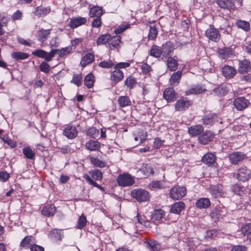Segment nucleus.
I'll list each match as a JSON object with an SVG mask.
<instances>
[{
    "label": "nucleus",
    "instance_id": "nucleus-7",
    "mask_svg": "<svg viewBox=\"0 0 251 251\" xmlns=\"http://www.w3.org/2000/svg\"><path fill=\"white\" fill-rule=\"evenodd\" d=\"M54 51L50 50V52H47L46 51L42 50H37L32 52V54L38 57L44 58L47 61H50L52 58L54 57Z\"/></svg>",
    "mask_w": 251,
    "mask_h": 251
},
{
    "label": "nucleus",
    "instance_id": "nucleus-47",
    "mask_svg": "<svg viewBox=\"0 0 251 251\" xmlns=\"http://www.w3.org/2000/svg\"><path fill=\"white\" fill-rule=\"evenodd\" d=\"M52 50H54V52L53 53L54 56L56 53H57L59 56L62 57L70 52V48H63L61 50L59 49H52Z\"/></svg>",
    "mask_w": 251,
    "mask_h": 251
},
{
    "label": "nucleus",
    "instance_id": "nucleus-63",
    "mask_svg": "<svg viewBox=\"0 0 251 251\" xmlns=\"http://www.w3.org/2000/svg\"><path fill=\"white\" fill-rule=\"evenodd\" d=\"M129 27V25L128 24L119 25L116 29H115V32L116 34L121 33L123 32H124L125 30L127 29Z\"/></svg>",
    "mask_w": 251,
    "mask_h": 251
},
{
    "label": "nucleus",
    "instance_id": "nucleus-28",
    "mask_svg": "<svg viewBox=\"0 0 251 251\" xmlns=\"http://www.w3.org/2000/svg\"><path fill=\"white\" fill-rule=\"evenodd\" d=\"M50 238L55 241H60L62 240L61 231L57 229H54L50 231L49 234Z\"/></svg>",
    "mask_w": 251,
    "mask_h": 251
},
{
    "label": "nucleus",
    "instance_id": "nucleus-17",
    "mask_svg": "<svg viewBox=\"0 0 251 251\" xmlns=\"http://www.w3.org/2000/svg\"><path fill=\"white\" fill-rule=\"evenodd\" d=\"M251 69L250 62L246 59L239 62L238 72L241 74L247 73Z\"/></svg>",
    "mask_w": 251,
    "mask_h": 251
},
{
    "label": "nucleus",
    "instance_id": "nucleus-14",
    "mask_svg": "<svg viewBox=\"0 0 251 251\" xmlns=\"http://www.w3.org/2000/svg\"><path fill=\"white\" fill-rule=\"evenodd\" d=\"M222 73L226 78L230 79L236 75V70L231 66L226 65L222 68Z\"/></svg>",
    "mask_w": 251,
    "mask_h": 251
},
{
    "label": "nucleus",
    "instance_id": "nucleus-41",
    "mask_svg": "<svg viewBox=\"0 0 251 251\" xmlns=\"http://www.w3.org/2000/svg\"><path fill=\"white\" fill-rule=\"evenodd\" d=\"M205 89L201 86H195L186 92L187 95L191 94H199L204 92Z\"/></svg>",
    "mask_w": 251,
    "mask_h": 251
},
{
    "label": "nucleus",
    "instance_id": "nucleus-26",
    "mask_svg": "<svg viewBox=\"0 0 251 251\" xmlns=\"http://www.w3.org/2000/svg\"><path fill=\"white\" fill-rule=\"evenodd\" d=\"M215 119L220 120V118L214 114H209L203 118V124L212 125L215 123Z\"/></svg>",
    "mask_w": 251,
    "mask_h": 251
},
{
    "label": "nucleus",
    "instance_id": "nucleus-59",
    "mask_svg": "<svg viewBox=\"0 0 251 251\" xmlns=\"http://www.w3.org/2000/svg\"><path fill=\"white\" fill-rule=\"evenodd\" d=\"M82 80V77L81 75H74L73 79L71 82L75 84L77 86H80L81 84Z\"/></svg>",
    "mask_w": 251,
    "mask_h": 251
},
{
    "label": "nucleus",
    "instance_id": "nucleus-32",
    "mask_svg": "<svg viewBox=\"0 0 251 251\" xmlns=\"http://www.w3.org/2000/svg\"><path fill=\"white\" fill-rule=\"evenodd\" d=\"M56 208L53 205H47L44 207L42 210V213L48 217L52 216L55 212Z\"/></svg>",
    "mask_w": 251,
    "mask_h": 251
},
{
    "label": "nucleus",
    "instance_id": "nucleus-29",
    "mask_svg": "<svg viewBox=\"0 0 251 251\" xmlns=\"http://www.w3.org/2000/svg\"><path fill=\"white\" fill-rule=\"evenodd\" d=\"M165 212L162 209L155 210L151 215V220L153 222L159 221L164 217Z\"/></svg>",
    "mask_w": 251,
    "mask_h": 251
},
{
    "label": "nucleus",
    "instance_id": "nucleus-20",
    "mask_svg": "<svg viewBox=\"0 0 251 251\" xmlns=\"http://www.w3.org/2000/svg\"><path fill=\"white\" fill-rule=\"evenodd\" d=\"M137 173H142L144 176H150L154 173L153 168L149 164H143L142 167L140 168Z\"/></svg>",
    "mask_w": 251,
    "mask_h": 251
},
{
    "label": "nucleus",
    "instance_id": "nucleus-5",
    "mask_svg": "<svg viewBox=\"0 0 251 251\" xmlns=\"http://www.w3.org/2000/svg\"><path fill=\"white\" fill-rule=\"evenodd\" d=\"M191 104V101L186 98H181L178 99L175 103V110L177 111H184L187 109Z\"/></svg>",
    "mask_w": 251,
    "mask_h": 251
},
{
    "label": "nucleus",
    "instance_id": "nucleus-15",
    "mask_svg": "<svg viewBox=\"0 0 251 251\" xmlns=\"http://www.w3.org/2000/svg\"><path fill=\"white\" fill-rule=\"evenodd\" d=\"M87 20L85 18L77 17L71 19L69 25L72 29L76 28L85 24Z\"/></svg>",
    "mask_w": 251,
    "mask_h": 251
},
{
    "label": "nucleus",
    "instance_id": "nucleus-37",
    "mask_svg": "<svg viewBox=\"0 0 251 251\" xmlns=\"http://www.w3.org/2000/svg\"><path fill=\"white\" fill-rule=\"evenodd\" d=\"M118 102L119 105L122 107L129 106L131 103L130 99L126 96L119 97Z\"/></svg>",
    "mask_w": 251,
    "mask_h": 251
},
{
    "label": "nucleus",
    "instance_id": "nucleus-35",
    "mask_svg": "<svg viewBox=\"0 0 251 251\" xmlns=\"http://www.w3.org/2000/svg\"><path fill=\"white\" fill-rule=\"evenodd\" d=\"M86 147L90 151H96L100 148V143L98 141L91 140L86 142Z\"/></svg>",
    "mask_w": 251,
    "mask_h": 251
},
{
    "label": "nucleus",
    "instance_id": "nucleus-46",
    "mask_svg": "<svg viewBox=\"0 0 251 251\" xmlns=\"http://www.w3.org/2000/svg\"><path fill=\"white\" fill-rule=\"evenodd\" d=\"M109 42L111 49H112L111 46L113 48H116L121 42V37L119 35H116L113 37H111Z\"/></svg>",
    "mask_w": 251,
    "mask_h": 251
},
{
    "label": "nucleus",
    "instance_id": "nucleus-40",
    "mask_svg": "<svg viewBox=\"0 0 251 251\" xmlns=\"http://www.w3.org/2000/svg\"><path fill=\"white\" fill-rule=\"evenodd\" d=\"M94 82V76L91 73L88 74L84 79V84L89 88L93 86Z\"/></svg>",
    "mask_w": 251,
    "mask_h": 251
},
{
    "label": "nucleus",
    "instance_id": "nucleus-56",
    "mask_svg": "<svg viewBox=\"0 0 251 251\" xmlns=\"http://www.w3.org/2000/svg\"><path fill=\"white\" fill-rule=\"evenodd\" d=\"M137 218L138 220V223L136 224H140L141 225H144L145 227H149L150 226V223L148 221H146L145 219V217H142L139 214L137 215Z\"/></svg>",
    "mask_w": 251,
    "mask_h": 251
},
{
    "label": "nucleus",
    "instance_id": "nucleus-9",
    "mask_svg": "<svg viewBox=\"0 0 251 251\" xmlns=\"http://www.w3.org/2000/svg\"><path fill=\"white\" fill-rule=\"evenodd\" d=\"M246 158L245 154L242 152H233L228 155V158L230 163L237 164Z\"/></svg>",
    "mask_w": 251,
    "mask_h": 251
},
{
    "label": "nucleus",
    "instance_id": "nucleus-42",
    "mask_svg": "<svg viewBox=\"0 0 251 251\" xmlns=\"http://www.w3.org/2000/svg\"><path fill=\"white\" fill-rule=\"evenodd\" d=\"M111 38V35L108 34L101 35L97 40V44L98 45L101 44H105L108 42Z\"/></svg>",
    "mask_w": 251,
    "mask_h": 251
},
{
    "label": "nucleus",
    "instance_id": "nucleus-45",
    "mask_svg": "<svg viewBox=\"0 0 251 251\" xmlns=\"http://www.w3.org/2000/svg\"><path fill=\"white\" fill-rule=\"evenodd\" d=\"M237 26L246 31L250 29V24L248 22L245 21L238 20L236 22Z\"/></svg>",
    "mask_w": 251,
    "mask_h": 251
},
{
    "label": "nucleus",
    "instance_id": "nucleus-43",
    "mask_svg": "<svg viewBox=\"0 0 251 251\" xmlns=\"http://www.w3.org/2000/svg\"><path fill=\"white\" fill-rule=\"evenodd\" d=\"M92 178L96 180H101L103 177L102 173L98 169L94 170L89 172Z\"/></svg>",
    "mask_w": 251,
    "mask_h": 251
},
{
    "label": "nucleus",
    "instance_id": "nucleus-10",
    "mask_svg": "<svg viewBox=\"0 0 251 251\" xmlns=\"http://www.w3.org/2000/svg\"><path fill=\"white\" fill-rule=\"evenodd\" d=\"M210 193L215 198L224 197L226 194L223 186L220 184L212 185L210 188Z\"/></svg>",
    "mask_w": 251,
    "mask_h": 251
},
{
    "label": "nucleus",
    "instance_id": "nucleus-22",
    "mask_svg": "<svg viewBox=\"0 0 251 251\" xmlns=\"http://www.w3.org/2000/svg\"><path fill=\"white\" fill-rule=\"evenodd\" d=\"M185 208V204L181 201L175 202L171 205V213L178 214Z\"/></svg>",
    "mask_w": 251,
    "mask_h": 251
},
{
    "label": "nucleus",
    "instance_id": "nucleus-8",
    "mask_svg": "<svg viewBox=\"0 0 251 251\" xmlns=\"http://www.w3.org/2000/svg\"><path fill=\"white\" fill-rule=\"evenodd\" d=\"M251 175V171L246 166L240 167L237 174V177L238 180L245 181L248 180Z\"/></svg>",
    "mask_w": 251,
    "mask_h": 251
},
{
    "label": "nucleus",
    "instance_id": "nucleus-50",
    "mask_svg": "<svg viewBox=\"0 0 251 251\" xmlns=\"http://www.w3.org/2000/svg\"><path fill=\"white\" fill-rule=\"evenodd\" d=\"M23 153L27 158L30 159H33L35 155L34 152L29 147L23 149Z\"/></svg>",
    "mask_w": 251,
    "mask_h": 251
},
{
    "label": "nucleus",
    "instance_id": "nucleus-38",
    "mask_svg": "<svg viewBox=\"0 0 251 251\" xmlns=\"http://www.w3.org/2000/svg\"><path fill=\"white\" fill-rule=\"evenodd\" d=\"M50 11V9L49 7H37L34 12V14L38 17H42L49 13Z\"/></svg>",
    "mask_w": 251,
    "mask_h": 251
},
{
    "label": "nucleus",
    "instance_id": "nucleus-51",
    "mask_svg": "<svg viewBox=\"0 0 251 251\" xmlns=\"http://www.w3.org/2000/svg\"><path fill=\"white\" fill-rule=\"evenodd\" d=\"M86 223L87 220L86 217L83 214L81 215L78 220L77 224V228L79 229H81L86 225Z\"/></svg>",
    "mask_w": 251,
    "mask_h": 251
},
{
    "label": "nucleus",
    "instance_id": "nucleus-34",
    "mask_svg": "<svg viewBox=\"0 0 251 251\" xmlns=\"http://www.w3.org/2000/svg\"><path fill=\"white\" fill-rule=\"evenodd\" d=\"M103 12L101 7L99 6H95L91 8L90 10L89 15L91 17H100L102 15Z\"/></svg>",
    "mask_w": 251,
    "mask_h": 251
},
{
    "label": "nucleus",
    "instance_id": "nucleus-23",
    "mask_svg": "<svg viewBox=\"0 0 251 251\" xmlns=\"http://www.w3.org/2000/svg\"><path fill=\"white\" fill-rule=\"evenodd\" d=\"M50 33V29H41L38 31L37 33L38 40L42 43L44 42L47 40Z\"/></svg>",
    "mask_w": 251,
    "mask_h": 251
},
{
    "label": "nucleus",
    "instance_id": "nucleus-31",
    "mask_svg": "<svg viewBox=\"0 0 251 251\" xmlns=\"http://www.w3.org/2000/svg\"><path fill=\"white\" fill-rule=\"evenodd\" d=\"M213 91L217 96L221 97L227 94L228 90L226 85H221L213 89Z\"/></svg>",
    "mask_w": 251,
    "mask_h": 251
},
{
    "label": "nucleus",
    "instance_id": "nucleus-16",
    "mask_svg": "<svg viewBox=\"0 0 251 251\" xmlns=\"http://www.w3.org/2000/svg\"><path fill=\"white\" fill-rule=\"evenodd\" d=\"M124 76V73L121 70L115 69L111 72L110 79L112 81L117 83L123 79Z\"/></svg>",
    "mask_w": 251,
    "mask_h": 251
},
{
    "label": "nucleus",
    "instance_id": "nucleus-3",
    "mask_svg": "<svg viewBox=\"0 0 251 251\" xmlns=\"http://www.w3.org/2000/svg\"><path fill=\"white\" fill-rule=\"evenodd\" d=\"M131 195L139 202L147 201L150 199L149 192L144 189H133L131 191Z\"/></svg>",
    "mask_w": 251,
    "mask_h": 251
},
{
    "label": "nucleus",
    "instance_id": "nucleus-36",
    "mask_svg": "<svg viewBox=\"0 0 251 251\" xmlns=\"http://www.w3.org/2000/svg\"><path fill=\"white\" fill-rule=\"evenodd\" d=\"M94 60V56L92 53L86 54L81 61L80 64L83 67H85L87 64L91 63Z\"/></svg>",
    "mask_w": 251,
    "mask_h": 251
},
{
    "label": "nucleus",
    "instance_id": "nucleus-55",
    "mask_svg": "<svg viewBox=\"0 0 251 251\" xmlns=\"http://www.w3.org/2000/svg\"><path fill=\"white\" fill-rule=\"evenodd\" d=\"M136 83L135 79L131 76L128 77L125 81V85L129 89L132 88Z\"/></svg>",
    "mask_w": 251,
    "mask_h": 251
},
{
    "label": "nucleus",
    "instance_id": "nucleus-61",
    "mask_svg": "<svg viewBox=\"0 0 251 251\" xmlns=\"http://www.w3.org/2000/svg\"><path fill=\"white\" fill-rule=\"evenodd\" d=\"M87 135L95 138L99 135V131L95 127H91L88 129L86 132Z\"/></svg>",
    "mask_w": 251,
    "mask_h": 251
},
{
    "label": "nucleus",
    "instance_id": "nucleus-18",
    "mask_svg": "<svg viewBox=\"0 0 251 251\" xmlns=\"http://www.w3.org/2000/svg\"><path fill=\"white\" fill-rule=\"evenodd\" d=\"M35 243L34 239L32 236H26L22 241L20 245V248H29Z\"/></svg>",
    "mask_w": 251,
    "mask_h": 251
},
{
    "label": "nucleus",
    "instance_id": "nucleus-64",
    "mask_svg": "<svg viewBox=\"0 0 251 251\" xmlns=\"http://www.w3.org/2000/svg\"><path fill=\"white\" fill-rule=\"evenodd\" d=\"M40 70L45 73H48L50 70V65L45 62H43L40 65Z\"/></svg>",
    "mask_w": 251,
    "mask_h": 251
},
{
    "label": "nucleus",
    "instance_id": "nucleus-54",
    "mask_svg": "<svg viewBox=\"0 0 251 251\" xmlns=\"http://www.w3.org/2000/svg\"><path fill=\"white\" fill-rule=\"evenodd\" d=\"M136 134L139 138L140 144H142L146 140L148 136L147 132L143 130L138 131Z\"/></svg>",
    "mask_w": 251,
    "mask_h": 251
},
{
    "label": "nucleus",
    "instance_id": "nucleus-2",
    "mask_svg": "<svg viewBox=\"0 0 251 251\" xmlns=\"http://www.w3.org/2000/svg\"><path fill=\"white\" fill-rule=\"evenodd\" d=\"M117 181L118 185L122 187L130 186L134 183V177L128 173L120 175Z\"/></svg>",
    "mask_w": 251,
    "mask_h": 251
},
{
    "label": "nucleus",
    "instance_id": "nucleus-49",
    "mask_svg": "<svg viewBox=\"0 0 251 251\" xmlns=\"http://www.w3.org/2000/svg\"><path fill=\"white\" fill-rule=\"evenodd\" d=\"M148 245L153 251H160V245L156 241L151 240L148 242Z\"/></svg>",
    "mask_w": 251,
    "mask_h": 251
},
{
    "label": "nucleus",
    "instance_id": "nucleus-13",
    "mask_svg": "<svg viewBox=\"0 0 251 251\" xmlns=\"http://www.w3.org/2000/svg\"><path fill=\"white\" fill-rule=\"evenodd\" d=\"M63 134L68 139H73L77 135V131L75 126L68 125L64 130Z\"/></svg>",
    "mask_w": 251,
    "mask_h": 251
},
{
    "label": "nucleus",
    "instance_id": "nucleus-19",
    "mask_svg": "<svg viewBox=\"0 0 251 251\" xmlns=\"http://www.w3.org/2000/svg\"><path fill=\"white\" fill-rule=\"evenodd\" d=\"M217 3L222 8L231 9L234 8V3L232 0H218Z\"/></svg>",
    "mask_w": 251,
    "mask_h": 251
},
{
    "label": "nucleus",
    "instance_id": "nucleus-25",
    "mask_svg": "<svg viewBox=\"0 0 251 251\" xmlns=\"http://www.w3.org/2000/svg\"><path fill=\"white\" fill-rule=\"evenodd\" d=\"M203 130V126L200 125L192 126L188 128V132L192 136L201 134Z\"/></svg>",
    "mask_w": 251,
    "mask_h": 251
},
{
    "label": "nucleus",
    "instance_id": "nucleus-30",
    "mask_svg": "<svg viewBox=\"0 0 251 251\" xmlns=\"http://www.w3.org/2000/svg\"><path fill=\"white\" fill-rule=\"evenodd\" d=\"M168 68L171 71H175L177 69L178 63L174 57H169L167 60Z\"/></svg>",
    "mask_w": 251,
    "mask_h": 251
},
{
    "label": "nucleus",
    "instance_id": "nucleus-39",
    "mask_svg": "<svg viewBox=\"0 0 251 251\" xmlns=\"http://www.w3.org/2000/svg\"><path fill=\"white\" fill-rule=\"evenodd\" d=\"M11 56L16 60H24L27 58L29 57V54L26 53L17 51L12 52Z\"/></svg>",
    "mask_w": 251,
    "mask_h": 251
},
{
    "label": "nucleus",
    "instance_id": "nucleus-33",
    "mask_svg": "<svg viewBox=\"0 0 251 251\" xmlns=\"http://www.w3.org/2000/svg\"><path fill=\"white\" fill-rule=\"evenodd\" d=\"M216 156L212 153L205 154L202 158V161L207 164H212L215 161Z\"/></svg>",
    "mask_w": 251,
    "mask_h": 251
},
{
    "label": "nucleus",
    "instance_id": "nucleus-1",
    "mask_svg": "<svg viewBox=\"0 0 251 251\" xmlns=\"http://www.w3.org/2000/svg\"><path fill=\"white\" fill-rule=\"evenodd\" d=\"M172 43L171 42H167L160 48L156 45H153L151 50L150 55L154 57H159L161 54L163 55H169L172 51Z\"/></svg>",
    "mask_w": 251,
    "mask_h": 251
},
{
    "label": "nucleus",
    "instance_id": "nucleus-27",
    "mask_svg": "<svg viewBox=\"0 0 251 251\" xmlns=\"http://www.w3.org/2000/svg\"><path fill=\"white\" fill-rule=\"evenodd\" d=\"M182 75V72L178 71L174 73L170 78V83L171 85L176 86L179 83Z\"/></svg>",
    "mask_w": 251,
    "mask_h": 251
},
{
    "label": "nucleus",
    "instance_id": "nucleus-53",
    "mask_svg": "<svg viewBox=\"0 0 251 251\" xmlns=\"http://www.w3.org/2000/svg\"><path fill=\"white\" fill-rule=\"evenodd\" d=\"M210 215L213 219H218L222 215V211L220 207L213 208L210 213Z\"/></svg>",
    "mask_w": 251,
    "mask_h": 251
},
{
    "label": "nucleus",
    "instance_id": "nucleus-6",
    "mask_svg": "<svg viewBox=\"0 0 251 251\" xmlns=\"http://www.w3.org/2000/svg\"><path fill=\"white\" fill-rule=\"evenodd\" d=\"M205 36L209 40L213 42H218L220 38L219 31L214 27L210 26L205 31Z\"/></svg>",
    "mask_w": 251,
    "mask_h": 251
},
{
    "label": "nucleus",
    "instance_id": "nucleus-58",
    "mask_svg": "<svg viewBox=\"0 0 251 251\" xmlns=\"http://www.w3.org/2000/svg\"><path fill=\"white\" fill-rule=\"evenodd\" d=\"M157 34V30L155 26H151L149 33V38L151 40H154L156 38Z\"/></svg>",
    "mask_w": 251,
    "mask_h": 251
},
{
    "label": "nucleus",
    "instance_id": "nucleus-4",
    "mask_svg": "<svg viewBox=\"0 0 251 251\" xmlns=\"http://www.w3.org/2000/svg\"><path fill=\"white\" fill-rule=\"evenodd\" d=\"M186 194V189L184 187L176 186L173 187L169 194L170 197L174 200L181 199Z\"/></svg>",
    "mask_w": 251,
    "mask_h": 251
},
{
    "label": "nucleus",
    "instance_id": "nucleus-11",
    "mask_svg": "<svg viewBox=\"0 0 251 251\" xmlns=\"http://www.w3.org/2000/svg\"><path fill=\"white\" fill-rule=\"evenodd\" d=\"M249 103V101L244 97L237 98L234 101V105L238 110L244 109Z\"/></svg>",
    "mask_w": 251,
    "mask_h": 251
},
{
    "label": "nucleus",
    "instance_id": "nucleus-12",
    "mask_svg": "<svg viewBox=\"0 0 251 251\" xmlns=\"http://www.w3.org/2000/svg\"><path fill=\"white\" fill-rule=\"evenodd\" d=\"M163 97L168 102H171L176 100L177 95L173 88H168L165 90Z\"/></svg>",
    "mask_w": 251,
    "mask_h": 251
},
{
    "label": "nucleus",
    "instance_id": "nucleus-62",
    "mask_svg": "<svg viewBox=\"0 0 251 251\" xmlns=\"http://www.w3.org/2000/svg\"><path fill=\"white\" fill-rule=\"evenodd\" d=\"M149 187L152 189H162L163 188L162 184L159 181H153L150 184Z\"/></svg>",
    "mask_w": 251,
    "mask_h": 251
},
{
    "label": "nucleus",
    "instance_id": "nucleus-48",
    "mask_svg": "<svg viewBox=\"0 0 251 251\" xmlns=\"http://www.w3.org/2000/svg\"><path fill=\"white\" fill-rule=\"evenodd\" d=\"M90 160L91 163L96 167L103 168L105 166V163L104 162L100 160L97 158L91 157Z\"/></svg>",
    "mask_w": 251,
    "mask_h": 251
},
{
    "label": "nucleus",
    "instance_id": "nucleus-21",
    "mask_svg": "<svg viewBox=\"0 0 251 251\" xmlns=\"http://www.w3.org/2000/svg\"><path fill=\"white\" fill-rule=\"evenodd\" d=\"M213 137L212 132L206 131L199 137V141L203 144H206L212 140Z\"/></svg>",
    "mask_w": 251,
    "mask_h": 251
},
{
    "label": "nucleus",
    "instance_id": "nucleus-52",
    "mask_svg": "<svg viewBox=\"0 0 251 251\" xmlns=\"http://www.w3.org/2000/svg\"><path fill=\"white\" fill-rule=\"evenodd\" d=\"M219 55L223 58H227L231 54V50L228 48L220 49L219 50Z\"/></svg>",
    "mask_w": 251,
    "mask_h": 251
},
{
    "label": "nucleus",
    "instance_id": "nucleus-24",
    "mask_svg": "<svg viewBox=\"0 0 251 251\" xmlns=\"http://www.w3.org/2000/svg\"><path fill=\"white\" fill-rule=\"evenodd\" d=\"M211 203L208 198H201L196 202V205L200 209L207 208L210 206Z\"/></svg>",
    "mask_w": 251,
    "mask_h": 251
},
{
    "label": "nucleus",
    "instance_id": "nucleus-44",
    "mask_svg": "<svg viewBox=\"0 0 251 251\" xmlns=\"http://www.w3.org/2000/svg\"><path fill=\"white\" fill-rule=\"evenodd\" d=\"M83 177L89 184L97 187L102 191H104V188L94 181L88 174L84 175Z\"/></svg>",
    "mask_w": 251,
    "mask_h": 251
},
{
    "label": "nucleus",
    "instance_id": "nucleus-57",
    "mask_svg": "<svg viewBox=\"0 0 251 251\" xmlns=\"http://www.w3.org/2000/svg\"><path fill=\"white\" fill-rule=\"evenodd\" d=\"M241 231L244 235L251 234V224L249 223L243 225L241 228Z\"/></svg>",
    "mask_w": 251,
    "mask_h": 251
},
{
    "label": "nucleus",
    "instance_id": "nucleus-60",
    "mask_svg": "<svg viewBox=\"0 0 251 251\" xmlns=\"http://www.w3.org/2000/svg\"><path fill=\"white\" fill-rule=\"evenodd\" d=\"M99 65L103 68H110L113 67L114 64L111 60H109L100 62Z\"/></svg>",
    "mask_w": 251,
    "mask_h": 251
}]
</instances>
